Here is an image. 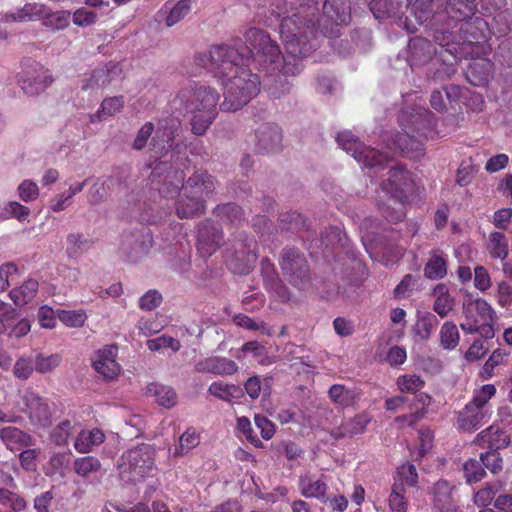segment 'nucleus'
Masks as SVG:
<instances>
[{
  "label": "nucleus",
  "instance_id": "27",
  "mask_svg": "<svg viewBox=\"0 0 512 512\" xmlns=\"http://www.w3.org/2000/svg\"><path fill=\"white\" fill-rule=\"evenodd\" d=\"M204 210L205 204L202 200L184 193V189H181L178 200L175 202V213L179 218L197 217L200 216Z\"/></svg>",
  "mask_w": 512,
  "mask_h": 512
},
{
  "label": "nucleus",
  "instance_id": "39",
  "mask_svg": "<svg viewBox=\"0 0 512 512\" xmlns=\"http://www.w3.org/2000/svg\"><path fill=\"white\" fill-rule=\"evenodd\" d=\"M329 397L335 404L349 407L355 403L358 398V392L344 385L335 384L329 389Z\"/></svg>",
  "mask_w": 512,
  "mask_h": 512
},
{
  "label": "nucleus",
  "instance_id": "57",
  "mask_svg": "<svg viewBox=\"0 0 512 512\" xmlns=\"http://www.w3.org/2000/svg\"><path fill=\"white\" fill-rule=\"evenodd\" d=\"M391 200L395 206H392L391 204L384 205L381 208V211H382L383 216L389 222L397 223V222L401 221L405 216V212H404L403 208H404V202L406 200H401V202H400V200L395 199V198H391Z\"/></svg>",
  "mask_w": 512,
  "mask_h": 512
},
{
  "label": "nucleus",
  "instance_id": "14",
  "mask_svg": "<svg viewBox=\"0 0 512 512\" xmlns=\"http://www.w3.org/2000/svg\"><path fill=\"white\" fill-rule=\"evenodd\" d=\"M235 257L232 264L240 261L241 266L239 268L234 267L238 273H248L250 268L255 264L257 260V243L256 241L248 237L244 233L239 234V238L234 243Z\"/></svg>",
  "mask_w": 512,
  "mask_h": 512
},
{
  "label": "nucleus",
  "instance_id": "31",
  "mask_svg": "<svg viewBox=\"0 0 512 512\" xmlns=\"http://www.w3.org/2000/svg\"><path fill=\"white\" fill-rule=\"evenodd\" d=\"M38 286L37 280L29 278L21 286L12 289L9 296L16 306H24L36 296Z\"/></svg>",
  "mask_w": 512,
  "mask_h": 512
},
{
  "label": "nucleus",
  "instance_id": "62",
  "mask_svg": "<svg viewBox=\"0 0 512 512\" xmlns=\"http://www.w3.org/2000/svg\"><path fill=\"white\" fill-rule=\"evenodd\" d=\"M35 370L34 360L30 357H20L14 365V375L18 379H28Z\"/></svg>",
  "mask_w": 512,
  "mask_h": 512
},
{
  "label": "nucleus",
  "instance_id": "25",
  "mask_svg": "<svg viewBox=\"0 0 512 512\" xmlns=\"http://www.w3.org/2000/svg\"><path fill=\"white\" fill-rule=\"evenodd\" d=\"M369 422L370 417L367 414H358L355 417L344 421L336 429H333L331 431V436L335 439L352 438L364 433Z\"/></svg>",
  "mask_w": 512,
  "mask_h": 512
},
{
  "label": "nucleus",
  "instance_id": "35",
  "mask_svg": "<svg viewBox=\"0 0 512 512\" xmlns=\"http://www.w3.org/2000/svg\"><path fill=\"white\" fill-rule=\"evenodd\" d=\"M433 295L436 297L433 310L440 317H446L454 306V299L449 294L447 286L445 284H437L433 289Z\"/></svg>",
  "mask_w": 512,
  "mask_h": 512
},
{
  "label": "nucleus",
  "instance_id": "16",
  "mask_svg": "<svg viewBox=\"0 0 512 512\" xmlns=\"http://www.w3.org/2000/svg\"><path fill=\"white\" fill-rule=\"evenodd\" d=\"M261 273L265 288L278 301L287 303L291 299V293L268 258H263L261 261Z\"/></svg>",
  "mask_w": 512,
  "mask_h": 512
},
{
  "label": "nucleus",
  "instance_id": "11",
  "mask_svg": "<svg viewBox=\"0 0 512 512\" xmlns=\"http://www.w3.org/2000/svg\"><path fill=\"white\" fill-rule=\"evenodd\" d=\"M413 181L409 171L401 164H395L388 172V178L383 182L382 189L391 198L407 200V193L412 190Z\"/></svg>",
  "mask_w": 512,
  "mask_h": 512
},
{
  "label": "nucleus",
  "instance_id": "20",
  "mask_svg": "<svg viewBox=\"0 0 512 512\" xmlns=\"http://www.w3.org/2000/svg\"><path fill=\"white\" fill-rule=\"evenodd\" d=\"M198 373H212L220 376H230L238 371L235 361L226 357L210 356L199 359L194 366Z\"/></svg>",
  "mask_w": 512,
  "mask_h": 512
},
{
  "label": "nucleus",
  "instance_id": "61",
  "mask_svg": "<svg viewBox=\"0 0 512 512\" xmlns=\"http://www.w3.org/2000/svg\"><path fill=\"white\" fill-rule=\"evenodd\" d=\"M18 275V267L13 262H8L0 266V291H5L11 285Z\"/></svg>",
  "mask_w": 512,
  "mask_h": 512
},
{
  "label": "nucleus",
  "instance_id": "42",
  "mask_svg": "<svg viewBox=\"0 0 512 512\" xmlns=\"http://www.w3.org/2000/svg\"><path fill=\"white\" fill-rule=\"evenodd\" d=\"M123 98L122 97H111L103 100L101 104V109H99L95 114L91 115L90 119L92 122L100 121L103 116H112L123 108Z\"/></svg>",
  "mask_w": 512,
  "mask_h": 512
},
{
  "label": "nucleus",
  "instance_id": "58",
  "mask_svg": "<svg viewBox=\"0 0 512 512\" xmlns=\"http://www.w3.org/2000/svg\"><path fill=\"white\" fill-rule=\"evenodd\" d=\"M200 442L199 435L193 430L185 431L179 439V446L175 449V455H183L195 448Z\"/></svg>",
  "mask_w": 512,
  "mask_h": 512
},
{
  "label": "nucleus",
  "instance_id": "2",
  "mask_svg": "<svg viewBox=\"0 0 512 512\" xmlns=\"http://www.w3.org/2000/svg\"><path fill=\"white\" fill-rule=\"evenodd\" d=\"M246 43L248 45L237 38L232 45H213L207 53L197 55L195 62L212 70L216 75L227 76L251 58L255 49L247 41Z\"/></svg>",
  "mask_w": 512,
  "mask_h": 512
},
{
  "label": "nucleus",
  "instance_id": "60",
  "mask_svg": "<svg viewBox=\"0 0 512 512\" xmlns=\"http://www.w3.org/2000/svg\"><path fill=\"white\" fill-rule=\"evenodd\" d=\"M147 347L151 351H159L163 348H171L174 352L180 350L181 344L179 340L171 337L162 335L160 337H157L155 339H151L147 341Z\"/></svg>",
  "mask_w": 512,
  "mask_h": 512
},
{
  "label": "nucleus",
  "instance_id": "22",
  "mask_svg": "<svg viewBox=\"0 0 512 512\" xmlns=\"http://www.w3.org/2000/svg\"><path fill=\"white\" fill-rule=\"evenodd\" d=\"M463 314L468 321L480 323L495 321V312L487 301L481 298H467L463 301Z\"/></svg>",
  "mask_w": 512,
  "mask_h": 512
},
{
  "label": "nucleus",
  "instance_id": "49",
  "mask_svg": "<svg viewBox=\"0 0 512 512\" xmlns=\"http://www.w3.org/2000/svg\"><path fill=\"white\" fill-rule=\"evenodd\" d=\"M89 240L81 233H73L67 236L66 251L69 257H76L84 253L89 247Z\"/></svg>",
  "mask_w": 512,
  "mask_h": 512
},
{
  "label": "nucleus",
  "instance_id": "46",
  "mask_svg": "<svg viewBox=\"0 0 512 512\" xmlns=\"http://www.w3.org/2000/svg\"><path fill=\"white\" fill-rule=\"evenodd\" d=\"M440 342L444 349L452 350L459 342V332L453 322H445L440 330Z\"/></svg>",
  "mask_w": 512,
  "mask_h": 512
},
{
  "label": "nucleus",
  "instance_id": "29",
  "mask_svg": "<svg viewBox=\"0 0 512 512\" xmlns=\"http://www.w3.org/2000/svg\"><path fill=\"white\" fill-rule=\"evenodd\" d=\"M480 445H487L489 451H497L506 448L510 444L509 436L499 427L490 426L477 435Z\"/></svg>",
  "mask_w": 512,
  "mask_h": 512
},
{
  "label": "nucleus",
  "instance_id": "23",
  "mask_svg": "<svg viewBox=\"0 0 512 512\" xmlns=\"http://www.w3.org/2000/svg\"><path fill=\"white\" fill-rule=\"evenodd\" d=\"M117 348L109 346L97 352V356L93 361L94 369L105 379H114L120 373V366L116 362Z\"/></svg>",
  "mask_w": 512,
  "mask_h": 512
},
{
  "label": "nucleus",
  "instance_id": "51",
  "mask_svg": "<svg viewBox=\"0 0 512 512\" xmlns=\"http://www.w3.org/2000/svg\"><path fill=\"white\" fill-rule=\"evenodd\" d=\"M57 316L63 324L73 328L82 327L87 319V315L81 310L67 311L58 309Z\"/></svg>",
  "mask_w": 512,
  "mask_h": 512
},
{
  "label": "nucleus",
  "instance_id": "21",
  "mask_svg": "<svg viewBox=\"0 0 512 512\" xmlns=\"http://www.w3.org/2000/svg\"><path fill=\"white\" fill-rule=\"evenodd\" d=\"M122 69L118 63H108L95 69L91 76L82 83V90H94L107 86L121 75Z\"/></svg>",
  "mask_w": 512,
  "mask_h": 512
},
{
  "label": "nucleus",
  "instance_id": "12",
  "mask_svg": "<svg viewBox=\"0 0 512 512\" xmlns=\"http://www.w3.org/2000/svg\"><path fill=\"white\" fill-rule=\"evenodd\" d=\"M369 8L376 19L393 18L400 21V24L406 29L404 22L407 16L411 15V3L406 0H370Z\"/></svg>",
  "mask_w": 512,
  "mask_h": 512
},
{
  "label": "nucleus",
  "instance_id": "64",
  "mask_svg": "<svg viewBox=\"0 0 512 512\" xmlns=\"http://www.w3.org/2000/svg\"><path fill=\"white\" fill-rule=\"evenodd\" d=\"M476 172H477V169L474 166V164L472 163L471 159H469L468 161L462 162L458 169V173H457V183L460 186L468 185L471 182L473 175Z\"/></svg>",
  "mask_w": 512,
  "mask_h": 512
},
{
  "label": "nucleus",
  "instance_id": "30",
  "mask_svg": "<svg viewBox=\"0 0 512 512\" xmlns=\"http://www.w3.org/2000/svg\"><path fill=\"white\" fill-rule=\"evenodd\" d=\"M104 440L105 435L98 428H94L90 431H81L76 437L74 447L79 453L85 454L92 451L94 446L103 443Z\"/></svg>",
  "mask_w": 512,
  "mask_h": 512
},
{
  "label": "nucleus",
  "instance_id": "9",
  "mask_svg": "<svg viewBox=\"0 0 512 512\" xmlns=\"http://www.w3.org/2000/svg\"><path fill=\"white\" fill-rule=\"evenodd\" d=\"M152 242L150 231L142 226L122 234L120 250L130 261H137L148 253Z\"/></svg>",
  "mask_w": 512,
  "mask_h": 512
},
{
  "label": "nucleus",
  "instance_id": "32",
  "mask_svg": "<svg viewBox=\"0 0 512 512\" xmlns=\"http://www.w3.org/2000/svg\"><path fill=\"white\" fill-rule=\"evenodd\" d=\"M492 64L488 60L474 61L467 69V79L474 86L485 85L491 76Z\"/></svg>",
  "mask_w": 512,
  "mask_h": 512
},
{
  "label": "nucleus",
  "instance_id": "4",
  "mask_svg": "<svg viewBox=\"0 0 512 512\" xmlns=\"http://www.w3.org/2000/svg\"><path fill=\"white\" fill-rule=\"evenodd\" d=\"M495 392L494 385L486 384L474 394L472 400L458 413L457 423L461 430L472 432L481 423L488 421L491 415L488 402Z\"/></svg>",
  "mask_w": 512,
  "mask_h": 512
},
{
  "label": "nucleus",
  "instance_id": "34",
  "mask_svg": "<svg viewBox=\"0 0 512 512\" xmlns=\"http://www.w3.org/2000/svg\"><path fill=\"white\" fill-rule=\"evenodd\" d=\"M299 488L301 495L306 498L324 497L327 491V485L321 479H314L309 475L299 477Z\"/></svg>",
  "mask_w": 512,
  "mask_h": 512
},
{
  "label": "nucleus",
  "instance_id": "1",
  "mask_svg": "<svg viewBox=\"0 0 512 512\" xmlns=\"http://www.w3.org/2000/svg\"><path fill=\"white\" fill-rule=\"evenodd\" d=\"M287 12L289 14L280 24V36L286 50L281 69V50L265 31L252 27L244 35L259 61L268 68L263 87L274 98L289 93L291 83L287 77L301 73L302 59L316 49L318 35L335 36L338 26L347 24L350 19L348 0H292Z\"/></svg>",
  "mask_w": 512,
  "mask_h": 512
},
{
  "label": "nucleus",
  "instance_id": "48",
  "mask_svg": "<svg viewBox=\"0 0 512 512\" xmlns=\"http://www.w3.org/2000/svg\"><path fill=\"white\" fill-rule=\"evenodd\" d=\"M192 131L196 135H203L213 122L217 112H192Z\"/></svg>",
  "mask_w": 512,
  "mask_h": 512
},
{
  "label": "nucleus",
  "instance_id": "33",
  "mask_svg": "<svg viewBox=\"0 0 512 512\" xmlns=\"http://www.w3.org/2000/svg\"><path fill=\"white\" fill-rule=\"evenodd\" d=\"M213 213L222 223L232 226H238L244 216L242 208L231 202L218 205Z\"/></svg>",
  "mask_w": 512,
  "mask_h": 512
},
{
  "label": "nucleus",
  "instance_id": "15",
  "mask_svg": "<svg viewBox=\"0 0 512 512\" xmlns=\"http://www.w3.org/2000/svg\"><path fill=\"white\" fill-rule=\"evenodd\" d=\"M184 193L197 197L205 204L206 200L211 197L215 190L214 177L207 171H195L182 185Z\"/></svg>",
  "mask_w": 512,
  "mask_h": 512
},
{
  "label": "nucleus",
  "instance_id": "26",
  "mask_svg": "<svg viewBox=\"0 0 512 512\" xmlns=\"http://www.w3.org/2000/svg\"><path fill=\"white\" fill-rule=\"evenodd\" d=\"M409 61L411 65H422L432 59L436 49L432 43L421 37L413 38L408 44Z\"/></svg>",
  "mask_w": 512,
  "mask_h": 512
},
{
  "label": "nucleus",
  "instance_id": "50",
  "mask_svg": "<svg viewBox=\"0 0 512 512\" xmlns=\"http://www.w3.org/2000/svg\"><path fill=\"white\" fill-rule=\"evenodd\" d=\"M431 397L426 393L416 395L415 400L409 404L411 410L410 417L412 418L411 424H415L426 413L427 407L430 405Z\"/></svg>",
  "mask_w": 512,
  "mask_h": 512
},
{
  "label": "nucleus",
  "instance_id": "37",
  "mask_svg": "<svg viewBox=\"0 0 512 512\" xmlns=\"http://www.w3.org/2000/svg\"><path fill=\"white\" fill-rule=\"evenodd\" d=\"M74 472L81 478L87 479L102 470L100 460L94 456L76 458L73 462Z\"/></svg>",
  "mask_w": 512,
  "mask_h": 512
},
{
  "label": "nucleus",
  "instance_id": "44",
  "mask_svg": "<svg viewBox=\"0 0 512 512\" xmlns=\"http://www.w3.org/2000/svg\"><path fill=\"white\" fill-rule=\"evenodd\" d=\"M490 254L494 258L505 259L508 256V242L501 232H492L489 235Z\"/></svg>",
  "mask_w": 512,
  "mask_h": 512
},
{
  "label": "nucleus",
  "instance_id": "17",
  "mask_svg": "<svg viewBox=\"0 0 512 512\" xmlns=\"http://www.w3.org/2000/svg\"><path fill=\"white\" fill-rule=\"evenodd\" d=\"M455 490L456 486L446 480H438L434 483L430 490L434 508L439 512H456L458 505Z\"/></svg>",
  "mask_w": 512,
  "mask_h": 512
},
{
  "label": "nucleus",
  "instance_id": "5",
  "mask_svg": "<svg viewBox=\"0 0 512 512\" xmlns=\"http://www.w3.org/2000/svg\"><path fill=\"white\" fill-rule=\"evenodd\" d=\"M279 266L287 282L298 290L311 285V272L305 255L298 249L286 247L279 257Z\"/></svg>",
  "mask_w": 512,
  "mask_h": 512
},
{
  "label": "nucleus",
  "instance_id": "45",
  "mask_svg": "<svg viewBox=\"0 0 512 512\" xmlns=\"http://www.w3.org/2000/svg\"><path fill=\"white\" fill-rule=\"evenodd\" d=\"M45 15V8L43 5L38 4H26L18 13L10 14L6 16V20L9 21H27L35 18H40Z\"/></svg>",
  "mask_w": 512,
  "mask_h": 512
},
{
  "label": "nucleus",
  "instance_id": "43",
  "mask_svg": "<svg viewBox=\"0 0 512 512\" xmlns=\"http://www.w3.org/2000/svg\"><path fill=\"white\" fill-rule=\"evenodd\" d=\"M424 274L429 279H441L447 274L445 260L438 254H433L424 268Z\"/></svg>",
  "mask_w": 512,
  "mask_h": 512
},
{
  "label": "nucleus",
  "instance_id": "63",
  "mask_svg": "<svg viewBox=\"0 0 512 512\" xmlns=\"http://www.w3.org/2000/svg\"><path fill=\"white\" fill-rule=\"evenodd\" d=\"M342 240V232L338 227L330 226L321 233L320 242L325 249H333Z\"/></svg>",
  "mask_w": 512,
  "mask_h": 512
},
{
  "label": "nucleus",
  "instance_id": "19",
  "mask_svg": "<svg viewBox=\"0 0 512 512\" xmlns=\"http://www.w3.org/2000/svg\"><path fill=\"white\" fill-rule=\"evenodd\" d=\"M51 83L48 71L38 63L34 64L31 71H25L20 80L22 90L30 96L44 91Z\"/></svg>",
  "mask_w": 512,
  "mask_h": 512
},
{
  "label": "nucleus",
  "instance_id": "59",
  "mask_svg": "<svg viewBox=\"0 0 512 512\" xmlns=\"http://www.w3.org/2000/svg\"><path fill=\"white\" fill-rule=\"evenodd\" d=\"M72 425L69 420L60 422L51 432V440L58 446L66 445L72 433Z\"/></svg>",
  "mask_w": 512,
  "mask_h": 512
},
{
  "label": "nucleus",
  "instance_id": "18",
  "mask_svg": "<svg viewBox=\"0 0 512 512\" xmlns=\"http://www.w3.org/2000/svg\"><path fill=\"white\" fill-rule=\"evenodd\" d=\"M255 148L259 153L279 150L282 142L280 128L274 123H263L255 131Z\"/></svg>",
  "mask_w": 512,
  "mask_h": 512
},
{
  "label": "nucleus",
  "instance_id": "56",
  "mask_svg": "<svg viewBox=\"0 0 512 512\" xmlns=\"http://www.w3.org/2000/svg\"><path fill=\"white\" fill-rule=\"evenodd\" d=\"M425 382L416 375H403L397 379V386L401 392L416 393L420 391Z\"/></svg>",
  "mask_w": 512,
  "mask_h": 512
},
{
  "label": "nucleus",
  "instance_id": "13",
  "mask_svg": "<svg viewBox=\"0 0 512 512\" xmlns=\"http://www.w3.org/2000/svg\"><path fill=\"white\" fill-rule=\"evenodd\" d=\"M222 239V232L211 220H205L199 224L197 250L202 257L214 254L220 247Z\"/></svg>",
  "mask_w": 512,
  "mask_h": 512
},
{
  "label": "nucleus",
  "instance_id": "53",
  "mask_svg": "<svg viewBox=\"0 0 512 512\" xmlns=\"http://www.w3.org/2000/svg\"><path fill=\"white\" fill-rule=\"evenodd\" d=\"M480 461L483 468L488 469L492 474H498L503 469V459L497 451H487L480 454Z\"/></svg>",
  "mask_w": 512,
  "mask_h": 512
},
{
  "label": "nucleus",
  "instance_id": "38",
  "mask_svg": "<svg viewBox=\"0 0 512 512\" xmlns=\"http://www.w3.org/2000/svg\"><path fill=\"white\" fill-rule=\"evenodd\" d=\"M208 392L227 402H231L233 399H238L243 396L242 388L234 384H225L221 381L213 382L209 386Z\"/></svg>",
  "mask_w": 512,
  "mask_h": 512
},
{
  "label": "nucleus",
  "instance_id": "3",
  "mask_svg": "<svg viewBox=\"0 0 512 512\" xmlns=\"http://www.w3.org/2000/svg\"><path fill=\"white\" fill-rule=\"evenodd\" d=\"M235 75L230 77L224 86V101L220 109L225 112H235L248 104L260 91V77L250 70L238 68Z\"/></svg>",
  "mask_w": 512,
  "mask_h": 512
},
{
  "label": "nucleus",
  "instance_id": "41",
  "mask_svg": "<svg viewBox=\"0 0 512 512\" xmlns=\"http://www.w3.org/2000/svg\"><path fill=\"white\" fill-rule=\"evenodd\" d=\"M305 226V219L296 211L284 212L279 216V228L281 230L299 232Z\"/></svg>",
  "mask_w": 512,
  "mask_h": 512
},
{
  "label": "nucleus",
  "instance_id": "40",
  "mask_svg": "<svg viewBox=\"0 0 512 512\" xmlns=\"http://www.w3.org/2000/svg\"><path fill=\"white\" fill-rule=\"evenodd\" d=\"M463 473L466 483L469 485L480 482L486 476V470L479 460L471 458L463 464Z\"/></svg>",
  "mask_w": 512,
  "mask_h": 512
},
{
  "label": "nucleus",
  "instance_id": "24",
  "mask_svg": "<svg viewBox=\"0 0 512 512\" xmlns=\"http://www.w3.org/2000/svg\"><path fill=\"white\" fill-rule=\"evenodd\" d=\"M400 122L405 133L413 138L424 137L425 131L430 125L428 112L426 110H419L414 114L403 112L400 116Z\"/></svg>",
  "mask_w": 512,
  "mask_h": 512
},
{
  "label": "nucleus",
  "instance_id": "10",
  "mask_svg": "<svg viewBox=\"0 0 512 512\" xmlns=\"http://www.w3.org/2000/svg\"><path fill=\"white\" fill-rule=\"evenodd\" d=\"M24 408L22 412L36 428H47L52 423V412L47 401L33 391H26L22 397Z\"/></svg>",
  "mask_w": 512,
  "mask_h": 512
},
{
  "label": "nucleus",
  "instance_id": "6",
  "mask_svg": "<svg viewBox=\"0 0 512 512\" xmlns=\"http://www.w3.org/2000/svg\"><path fill=\"white\" fill-rule=\"evenodd\" d=\"M155 456L156 449L142 443L122 454L119 467L123 473H129L133 478H144L152 475L156 469Z\"/></svg>",
  "mask_w": 512,
  "mask_h": 512
},
{
  "label": "nucleus",
  "instance_id": "36",
  "mask_svg": "<svg viewBox=\"0 0 512 512\" xmlns=\"http://www.w3.org/2000/svg\"><path fill=\"white\" fill-rule=\"evenodd\" d=\"M146 394L153 396L159 405L166 408H171L176 404V393L169 386L151 383L146 388Z\"/></svg>",
  "mask_w": 512,
  "mask_h": 512
},
{
  "label": "nucleus",
  "instance_id": "8",
  "mask_svg": "<svg viewBox=\"0 0 512 512\" xmlns=\"http://www.w3.org/2000/svg\"><path fill=\"white\" fill-rule=\"evenodd\" d=\"M178 98L189 112H217L219 94L210 87L185 88L179 93Z\"/></svg>",
  "mask_w": 512,
  "mask_h": 512
},
{
  "label": "nucleus",
  "instance_id": "28",
  "mask_svg": "<svg viewBox=\"0 0 512 512\" xmlns=\"http://www.w3.org/2000/svg\"><path fill=\"white\" fill-rule=\"evenodd\" d=\"M0 439L10 450L30 447L35 442L29 433L14 426L0 429Z\"/></svg>",
  "mask_w": 512,
  "mask_h": 512
},
{
  "label": "nucleus",
  "instance_id": "52",
  "mask_svg": "<svg viewBox=\"0 0 512 512\" xmlns=\"http://www.w3.org/2000/svg\"><path fill=\"white\" fill-rule=\"evenodd\" d=\"M403 483H395L389 497V506L392 512H406L407 503L404 498Z\"/></svg>",
  "mask_w": 512,
  "mask_h": 512
},
{
  "label": "nucleus",
  "instance_id": "55",
  "mask_svg": "<svg viewBox=\"0 0 512 512\" xmlns=\"http://www.w3.org/2000/svg\"><path fill=\"white\" fill-rule=\"evenodd\" d=\"M432 38L433 41L439 46L446 48V51L450 54L454 55L458 52L454 41L455 37L450 31L444 29H435Z\"/></svg>",
  "mask_w": 512,
  "mask_h": 512
},
{
  "label": "nucleus",
  "instance_id": "7",
  "mask_svg": "<svg viewBox=\"0 0 512 512\" xmlns=\"http://www.w3.org/2000/svg\"><path fill=\"white\" fill-rule=\"evenodd\" d=\"M336 141L344 151L351 153L355 160L362 162L366 167L384 168L386 164L392 161L383 152L363 145L350 131L338 133Z\"/></svg>",
  "mask_w": 512,
  "mask_h": 512
},
{
  "label": "nucleus",
  "instance_id": "54",
  "mask_svg": "<svg viewBox=\"0 0 512 512\" xmlns=\"http://www.w3.org/2000/svg\"><path fill=\"white\" fill-rule=\"evenodd\" d=\"M60 362L61 356L59 354H52L49 356L38 354L34 359V366L37 372L48 373L58 367Z\"/></svg>",
  "mask_w": 512,
  "mask_h": 512
},
{
  "label": "nucleus",
  "instance_id": "47",
  "mask_svg": "<svg viewBox=\"0 0 512 512\" xmlns=\"http://www.w3.org/2000/svg\"><path fill=\"white\" fill-rule=\"evenodd\" d=\"M192 8V0H179L171 8H169V14L166 17V25L171 27L180 22Z\"/></svg>",
  "mask_w": 512,
  "mask_h": 512
}]
</instances>
